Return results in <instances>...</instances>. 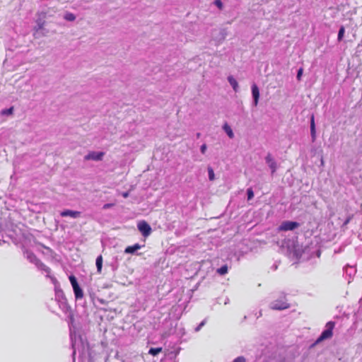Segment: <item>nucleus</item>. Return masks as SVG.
<instances>
[{
	"mask_svg": "<svg viewBox=\"0 0 362 362\" xmlns=\"http://www.w3.org/2000/svg\"><path fill=\"white\" fill-rule=\"evenodd\" d=\"M233 362H246V360L243 356H238L235 358Z\"/></svg>",
	"mask_w": 362,
	"mask_h": 362,
	"instance_id": "30",
	"label": "nucleus"
},
{
	"mask_svg": "<svg viewBox=\"0 0 362 362\" xmlns=\"http://www.w3.org/2000/svg\"><path fill=\"white\" fill-rule=\"evenodd\" d=\"M321 164H322V165H323V164H324V160H323V159H322V158L321 159Z\"/></svg>",
	"mask_w": 362,
	"mask_h": 362,
	"instance_id": "35",
	"label": "nucleus"
},
{
	"mask_svg": "<svg viewBox=\"0 0 362 362\" xmlns=\"http://www.w3.org/2000/svg\"><path fill=\"white\" fill-rule=\"evenodd\" d=\"M344 33H345V28L343 25H341L338 32V36H337L338 41L342 40Z\"/></svg>",
	"mask_w": 362,
	"mask_h": 362,
	"instance_id": "21",
	"label": "nucleus"
},
{
	"mask_svg": "<svg viewBox=\"0 0 362 362\" xmlns=\"http://www.w3.org/2000/svg\"><path fill=\"white\" fill-rule=\"evenodd\" d=\"M162 351L161 347L151 348L148 351V354L152 356H156Z\"/></svg>",
	"mask_w": 362,
	"mask_h": 362,
	"instance_id": "19",
	"label": "nucleus"
},
{
	"mask_svg": "<svg viewBox=\"0 0 362 362\" xmlns=\"http://www.w3.org/2000/svg\"><path fill=\"white\" fill-rule=\"evenodd\" d=\"M71 346L74 349L73 351V360H75V354H76V336H73L72 332H71Z\"/></svg>",
	"mask_w": 362,
	"mask_h": 362,
	"instance_id": "18",
	"label": "nucleus"
},
{
	"mask_svg": "<svg viewBox=\"0 0 362 362\" xmlns=\"http://www.w3.org/2000/svg\"><path fill=\"white\" fill-rule=\"evenodd\" d=\"M13 112V107H11L8 109H4L1 111L2 115H11Z\"/></svg>",
	"mask_w": 362,
	"mask_h": 362,
	"instance_id": "26",
	"label": "nucleus"
},
{
	"mask_svg": "<svg viewBox=\"0 0 362 362\" xmlns=\"http://www.w3.org/2000/svg\"><path fill=\"white\" fill-rule=\"evenodd\" d=\"M128 194H129L128 192H124V193H122V196L124 197H127L128 196Z\"/></svg>",
	"mask_w": 362,
	"mask_h": 362,
	"instance_id": "32",
	"label": "nucleus"
},
{
	"mask_svg": "<svg viewBox=\"0 0 362 362\" xmlns=\"http://www.w3.org/2000/svg\"><path fill=\"white\" fill-rule=\"evenodd\" d=\"M214 4L219 9H222L223 8V3H222L221 0H214Z\"/></svg>",
	"mask_w": 362,
	"mask_h": 362,
	"instance_id": "27",
	"label": "nucleus"
},
{
	"mask_svg": "<svg viewBox=\"0 0 362 362\" xmlns=\"http://www.w3.org/2000/svg\"><path fill=\"white\" fill-rule=\"evenodd\" d=\"M344 272L346 277H348V283L349 284L356 273V269L354 267L347 264L344 268Z\"/></svg>",
	"mask_w": 362,
	"mask_h": 362,
	"instance_id": "8",
	"label": "nucleus"
},
{
	"mask_svg": "<svg viewBox=\"0 0 362 362\" xmlns=\"http://www.w3.org/2000/svg\"><path fill=\"white\" fill-rule=\"evenodd\" d=\"M138 230L141 232L143 236L148 237L151 233V228L149 224L144 221H139L137 224Z\"/></svg>",
	"mask_w": 362,
	"mask_h": 362,
	"instance_id": "6",
	"label": "nucleus"
},
{
	"mask_svg": "<svg viewBox=\"0 0 362 362\" xmlns=\"http://www.w3.org/2000/svg\"><path fill=\"white\" fill-rule=\"evenodd\" d=\"M310 135L312 141H315L316 139V130L314 115H312L310 119Z\"/></svg>",
	"mask_w": 362,
	"mask_h": 362,
	"instance_id": "14",
	"label": "nucleus"
},
{
	"mask_svg": "<svg viewBox=\"0 0 362 362\" xmlns=\"http://www.w3.org/2000/svg\"><path fill=\"white\" fill-rule=\"evenodd\" d=\"M206 323V320H203L195 329H194V331L196 332H199L202 327L205 325Z\"/></svg>",
	"mask_w": 362,
	"mask_h": 362,
	"instance_id": "28",
	"label": "nucleus"
},
{
	"mask_svg": "<svg viewBox=\"0 0 362 362\" xmlns=\"http://www.w3.org/2000/svg\"><path fill=\"white\" fill-rule=\"evenodd\" d=\"M200 136H201V134H200V133H199V132H198V133H197V134H196L197 138H199V137H200Z\"/></svg>",
	"mask_w": 362,
	"mask_h": 362,
	"instance_id": "33",
	"label": "nucleus"
},
{
	"mask_svg": "<svg viewBox=\"0 0 362 362\" xmlns=\"http://www.w3.org/2000/svg\"><path fill=\"white\" fill-rule=\"evenodd\" d=\"M111 205H109V204H107V205H104V208H107L109 206H110Z\"/></svg>",
	"mask_w": 362,
	"mask_h": 362,
	"instance_id": "34",
	"label": "nucleus"
},
{
	"mask_svg": "<svg viewBox=\"0 0 362 362\" xmlns=\"http://www.w3.org/2000/svg\"><path fill=\"white\" fill-rule=\"evenodd\" d=\"M300 226V223L296 221H283L278 228L279 231L293 230Z\"/></svg>",
	"mask_w": 362,
	"mask_h": 362,
	"instance_id": "5",
	"label": "nucleus"
},
{
	"mask_svg": "<svg viewBox=\"0 0 362 362\" xmlns=\"http://www.w3.org/2000/svg\"><path fill=\"white\" fill-rule=\"evenodd\" d=\"M247 201L251 200L254 197V192L252 188H248L247 189Z\"/></svg>",
	"mask_w": 362,
	"mask_h": 362,
	"instance_id": "25",
	"label": "nucleus"
},
{
	"mask_svg": "<svg viewBox=\"0 0 362 362\" xmlns=\"http://www.w3.org/2000/svg\"><path fill=\"white\" fill-rule=\"evenodd\" d=\"M207 170H208L209 180H211V181L214 180L215 178V175H214L213 168L211 166H209L207 168Z\"/></svg>",
	"mask_w": 362,
	"mask_h": 362,
	"instance_id": "24",
	"label": "nucleus"
},
{
	"mask_svg": "<svg viewBox=\"0 0 362 362\" xmlns=\"http://www.w3.org/2000/svg\"><path fill=\"white\" fill-rule=\"evenodd\" d=\"M305 249H303L302 246L299 245H295L293 247V256L296 257V259L305 258Z\"/></svg>",
	"mask_w": 362,
	"mask_h": 362,
	"instance_id": "11",
	"label": "nucleus"
},
{
	"mask_svg": "<svg viewBox=\"0 0 362 362\" xmlns=\"http://www.w3.org/2000/svg\"><path fill=\"white\" fill-rule=\"evenodd\" d=\"M217 273L220 275H224L228 273V267L227 265H223L220 268L217 269Z\"/></svg>",
	"mask_w": 362,
	"mask_h": 362,
	"instance_id": "22",
	"label": "nucleus"
},
{
	"mask_svg": "<svg viewBox=\"0 0 362 362\" xmlns=\"http://www.w3.org/2000/svg\"><path fill=\"white\" fill-rule=\"evenodd\" d=\"M103 156H104V153L103 152H95V151H92V152H90L89 153H88L86 156H85V160H101L103 158Z\"/></svg>",
	"mask_w": 362,
	"mask_h": 362,
	"instance_id": "10",
	"label": "nucleus"
},
{
	"mask_svg": "<svg viewBox=\"0 0 362 362\" xmlns=\"http://www.w3.org/2000/svg\"><path fill=\"white\" fill-rule=\"evenodd\" d=\"M64 18L67 21H74L76 19V16L72 13L67 12L65 13Z\"/></svg>",
	"mask_w": 362,
	"mask_h": 362,
	"instance_id": "20",
	"label": "nucleus"
},
{
	"mask_svg": "<svg viewBox=\"0 0 362 362\" xmlns=\"http://www.w3.org/2000/svg\"><path fill=\"white\" fill-rule=\"evenodd\" d=\"M227 79L230 85L232 86L233 90L235 92H238L239 90V86L235 78L233 76H228Z\"/></svg>",
	"mask_w": 362,
	"mask_h": 362,
	"instance_id": "15",
	"label": "nucleus"
},
{
	"mask_svg": "<svg viewBox=\"0 0 362 362\" xmlns=\"http://www.w3.org/2000/svg\"><path fill=\"white\" fill-rule=\"evenodd\" d=\"M25 255L26 258L30 262L35 264L39 269L45 272L47 274V276L49 275V274L51 272V269L48 267H47L45 264H43L42 262H40L33 252H31L30 251H26L25 252Z\"/></svg>",
	"mask_w": 362,
	"mask_h": 362,
	"instance_id": "1",
	"label": "nucleus"
},
{
	"mask_svg": "<svg viewBox=\"0 0 362 362\" xmlns=\"http://www.w3.org/2000/svg\"><path fill=\"white\" fill-rule=\"evenodd\" d=\"M335 326V323L332 321H329L326 324L325 329L322 331L320 336L316 340V343H320L325 339H329L333 334V329Z\"/></svg>",
	"mask_w": 362,
	"mask_h": 362,
	"instance_id": "2",
	"label": "nucleus"
},
{
	"mask_svg": "<svg viewBox=\"0 0 362 362\" xmlns=\"http://www.w3.org/2000/svg\"><path fill=\"white\" fill-rule=\"evenodd\" d=\"M270 308L272 310H285L289 308V304L286 300V296H281L279 299L275 300L270 303Z\"/></svg>",
	"mask_w": 362,
	"mask_h": 362,
	"instance_id": "4",
	"label": "nucleus"
},
{
	"mask_svg": "<svg viewBox=\"0 0 362 362\" xmlns=\"http://www.w3.org/2000/svg\"><path fill=\"white\" fill-rule=\"evenodd\" d=\"M223 129L227 134L230 139H233L234 137L233 132L231 127L227 123L224 124V125L223 126Z\"/></svg>",
	"mask_w": 362,
	"mask_h": 362,
	"instance_id": "16",
	"label": "nucleus"
},
{
	"mask_svg": "<svg viewBox=\"0 0 362 362\" xmlns=\"http://www.w3.org/2000/svg\"><path fill=\"white\" fill-rule=\"evenodd\" d=\"M265 162L271 170V174L274 175L276 171L278 166L276 160L270 153H268L266 156Z\"/></svg>",
	"mask_w": 362,
	"mask_h": 362,
	"instance_id": "7",
	"label": "nucleus"
},
{
	"mask_svg": "<svg viewBox=\"0 0 362 362\" xmlns=\"http://www.w3.org/2000/svg\"><path fill=\"white\" fill-rule=\"evenodd\" d=\"M206 148H207V146L206 144H204L201 146L200 147V151L202 154H204L206 153Z\"/></svg>",
	"mask_w": 362,
	"mask_h": 362,
	"instance_id": "31",
	"label": "nucleus"
},
{
	"mask_svg": "<svg viewBox=\"0 0 362 362\" xmlns=\"http://www.w3.org/2000/svg\"><path fill=\"white\" fill-rule=\"evenodd\" d=\"M69 279L72 286L76 300L82 299L83 298V291L80 287L76 278L74 275H70Z\"/></svg>",
	"mask_w": 362,
	"mask_h": 362,
	"instance_id": "3",
	"label": "nucleus"
},
{
	"mask_svg": "<svg viewBox=\"0 0 362 362\" xmlns=\"http://www.w3.org/2000/svg\"><path fill=\"white\" fill-rule=\"evenodd\" d=\"M45 22H42L41 21H37V25L34 28V30L35 32H38L40 30H42L44 27Z\"/></svg>",
	"mask_w": 362,
	"mask_h": 362,
	"instance_id": "23",
	"label": "nucleus"
},
{
	"mask_svg": "<svg viewBox=\"0 0 362 362\" xmlns=\"http://www.w3.org/2000/svg\"><path fill=\"white\" fill-rule=\"evenodd\" d=\"M141 248V245H140L139 243H136L134 245L127 247L124 250V252L126 254H134Z\"/></svg>",
	"mask_w": 362,
	"mask_h": 362,
	"instance_id": "13",
	"label": "nucleus"
},
{
	"mask_svg": "<svg viewBox=\"0 0 362 362\" xmlns=\"http://www.w3.org/2000/svg\"><path fill=\"white\" fill-rule=\"evenodd\" d=\"M95 264L97 267V271L98 273H100L103 267V257L102 255H99L96 258Z\"/></svg>",
	"mask_w": 362,
	"mask_h": 362,
	"instance_id": "17",
	"label": "nucleus"
},
{
	"mask_svg": "<svg viewBox=\"0 0 362 362\" xmlns=\"http://www.w3.org/2000/svg\"><path fill=\"white\" fill-rule=\"evenodd\" d=\"M81 215V212L78 211H74V210H64L61 212L62 216H69L72 218H78Z\"/></svg>",
	"mask_w": 362,
	"mask_h": 362,
	"instance_id": "12",
	"label": "nucleus"
},
{
	"mask_svg": "<svg viewBox=\"0 0 362 362\" xmlns=\"http://www.w3.org/2000/svg\"><path fill=\"white\" fill-rule=\"evenodd\" d=\"M252 89V103L254 106H257L259 103V90L257 84L253 83L251 87Z\"/></svg>",
	"mask_w": 362,
	"mask_h": 362,
	"instance_id": "9",
	"label": "nucleus"
},
{
	"mask_svg": "<svg viewBox=\"0 0 362 362\" xmlns=\"http://www.w3.org/2000/svg\"><path fill=\"white\" fill-rule=\"evenodd\" d=\"M303 68H300L298 70V72H297V76H296V78L298 81L300 80L301 78V76L303 75Z\"/></svg>",
	"mask_w": 362,
	"mask_h": 362,
	"instance_id": "29",
	"label": "nucleus"
}]
</instances>
